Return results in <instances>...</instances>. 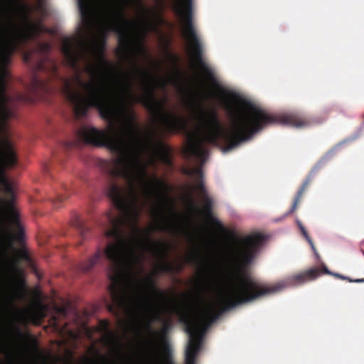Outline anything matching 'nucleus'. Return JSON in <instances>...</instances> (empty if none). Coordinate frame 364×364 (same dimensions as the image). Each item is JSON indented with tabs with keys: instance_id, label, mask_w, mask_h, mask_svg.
<instances>
[{
	"instance_id": "nucleus-1",
	"label": "nucleus",
	"mask_w": 364,
	"mask_h": 364,
	"mask_svg": "<svg viewBox=\"0 0 364 364\" xmlns=\"http://www.w3.org/2000/svg\"><path fill=\"white\" fill-rule=\"evenodd\" d=\"M264 240V237L261 234L250 235L239 240L232 249L231 258L235 264V270L225 291L219 298L220 310L213 304L200 308V297L191 294H187L188 300L183 305L173 306L181 322L185 325L186 333L189 334L185 352L186 364L196 363L207 329L222 313L262 296L276 293L287 287L301 285L316 279L321 274L319 267H314L289 276L274 285L262 284L248 274L247 267L255 259ZM162 355L163 364H173L167 343H164L162 348Z\"/></svg>"
},
{
	"instance_id": "nucleus-2",
	"label": "nucleus",
	"mask_w": 364,
	"mask_h": 364,
	"mask_svg": "<svg viewBox=\"0 0 364 364\" xmlns=\"http://www.w3.org/2000/svg\"><path fill=\"white\" fill-rule=\"evenodd\" d=\"M16 118L17 114H1V355L6 314L19 336L23 335L20 326L27 324L32 314L28 308L18 306L26 298L21 262L31 263V259L26 250L16 247L24 239L18 205L20 161L10 127V122Z\"/></svg>"
},
{
	"instance_id": "nucleus-3",
	"label": "nucleus",
	"mask_w": 364,
	"mask_h": 364,
	"mask_svg": "<svg viewBox=\"0 0 364 364\" xmlns=\"http://www.w3.org/2000/svg\"><path fill=\"white\" fill-rule=\"evenodd\" d=\"M82 20L90 26V0H77ZM32 9L23 0H1V100H30V96L16 87L21 81L11 73L8 65L14 53L44 31V26L32 21Z\"/></svg>"
},
{
	"instance_id": "nucleus-4",
	"label": "nucleus",
	"mask_w": 364,
	"mask_h": 364,
	"mask_svg": "<svg viewBox=\"0 0 364 364\" xmlns=\"http://www.w3.org/2000/svg\"><path fill=\"white\" fill-rule=\"evenodd\" d=\"M4 327L3 328V354L1 364H4L3 356L5 354ZM12 333L11 343V364H60L63 357L46 352L40 348L38 340L29 333H23L19 336L15 328L10 326Z\"/></svg>"
},
{
	"instance_id": "nucleus-5",
	"label": "nucleus",
	"mask_w": 364,
	"mask_h": 364,
	"mask_svg": "<svg viewBox=\"0 0 364 364\" xmlns=\"http://www.w3.org/2000/svg\"><path fill=\"white\" fill-rule=\"evenodd\" d=\"M141 284L155 294L158 299L157 304L152 301L146 302L148 313L144 316L145 326L148 330H151L154 321H162V328L158 333L161 336H165L171 326L170 319L165 321L162 318L164 306L171 302L168 292L157 288L154 275L152 274L143 279Z\"/></svg>"
},
{
	"instance_id": "nucleus-6",
	"label": "nucleus",
	"mask_w": 364,
	"mask_h": 364,
	"mask_svg": "<svg viewBox=\"0 0 364 364\" xmlns=\"http://www.w3.org/2000/svg\"><path fill=\"white\" fill-rule=\"evenodd\" d=\"M89 49H90V45L85 39L73 40L65 38L62 42L61 53L67 65L74 70L78 71L80 63L85 59Z\"/></svg>"
},
{
	"instance_id": "nucleus-7",
	"label": "nucleus",
	"mask_w": 364,
	"mask_h": 364,
	"mask_svg": "<svg viewBox=\"0 0 364 364\" xmlns=\"http://www.w3.org/2000/svg\"><path fill=\"white\" fill-rule=\"evenodd\" d=\"M203 200V205L201 208H198L196 202L193 199L192 196V190L190 191L189 193V197H188V205L190 208L200 213L203 216L205 217V218L210 222H212L213 224H215L216 226L220 228V229L223 230L224 228L220 223V222L213 216V199L210 196H205L204 198H202Z\"/></svg>"
},
{
	"instance_id": "nucleus-8",
	"label": "nucleus",
	"mask_w": 364,
	"mask_h": 364,
	"mask_svg": "<svg viewBox=\"0 0 364 364\" xmlns=\"http://www.w3.org/2000/svg\"><path fill=\"white\" fill-rule=\"evenodd\" d=\"M186 173L194 176L197 178V183L195 186V189L198 191L201 198L209 196L208 191L203 181V171L199 168L188 169L186 171Z\"/></svg>"
},
{
	"instance_id": "nucleus-9",
	"label": "nucleus",
	"mask_w": 364,
	"mask_h": 364,
	"mask_svg": "<svg viewBox=\"0 0 364 364\" xmlns=\"http://www.w3.org/2000/svg\"><path fill=\"white\" fill-rule=\"evenodd\" d=\"M28 90L33 95H38L40 92H46L48 91V83L46 80L39 78L36 75H33L31 77Z\"/></svg>"
},
{
	"instance_id": "nucleus-10",
	"label": "nucleus",
	"mask_w": 364,
	"mask_h": 364,
	"mask_svg": "<svg viewBox=\"0 0 364 364\" xmlns=\"http://www.w3.org/2000/svg\"><path fill=\"white\" fill-rule=\"evenodd\" d=\"M311 181V176H308L304 181V183H302L301 186L300 187V188L299 189L298 192L295 196L291 209L287 213V215L291 214L296 210L298 205Z\"/></svg>"
},
{
	"instance_id": "nucleus-11",
	"label": "nucleus",
	"mask_w": 364,
	"mask_h": 364,
	"mask_svg": "<svg viewBox=\"0 0 364 364\" xmlns=\"http://www.w3.org/2000/svg\"><path fill=\"white\" fill-rule=\"evenodd\" d=\"M102 328L105 332V339L108 343H114L116 341V334L109 330V323L107 321L101 322Z\"/></svg>"
},
{
	"instance_id": "nucleus-12",
	"label": "nucleus",
	"mask_w": 364,
	"mask_h": 364,
	"mask_svg": "<svg viewBox=\"0 0 364 364\" xmlns=\"http://www.w3.org/2000/svg\"><path fill=\"white\" fill-rule=\"evenodd\" d=\"M73 225L77 229L81 237L83 238L85 237L87 232H88L90 230L85 223L79 217H77L73 221Z\"/></svg>"
},
{
	"instance_id": "nucleus-13",
	"label": "nucleus",
	"mask_w": 364,
	"mask_h": 364,
	"mask_svg": "<svg viewBox=\"0 0 364 364\" xmlns=\"http://www.w3.org/2000/svg\"><path fill=\"white\" fill-rule=\"evenodd\" d=\"M296 223L302 235L304 237V238L306 240V241L311 245V247L312 250L314 252V253L316 255H317V252H316L315 245H314L312 240L311 239L310 236L309 235L306 230L305 229V228L304 227V225H302V223H301V221L299 220L296 219Z\"/></svg>"
},
{
	"instance_id": "nucleus-14",
	"label": "nucleus",
	"mask_w": 364,
	"mask_h": 364,
	"mask_svg": "<svg viewBox=\"0 0 364 364\" xmlns=\"http://www.w3.org/2000/svg\"><path fill=\"white\" fill-rule=\"evenodd\" d=\"M320 269L321 270V274L326 273V274H333L336 278H339L343 280H346L349 282H355V283H363L364 282V279H352L348 277L343 276L338 273H333V274L331 273L326 267H323V268H320Z\"/></svg>"
},
{
	"instance_id": "nucleus-15",
	"label": "nucleus",
	"mask_w": 364,
	"mask_h": 364,
	"mask_svg": "<svg viewBox=\"0 0 364 364\" xmlns=\"http://www.w3.org/2000/svg\"><path fill=\"white\" fill-rule=\"evenodd\" d=\"M163 131L166 134H178L186 131V126H162Z\"/></svg>"
},
{
	"instance_id": "nucleus-16",
	"label": "nucleus",
	"mask_w": 364,
	"mask_h": 364,
	"mask_svg": "<svg viewBox=\"0 0 364 364\" xmlns=\"http://www.w3.org/2000/svg\"><path fill=\"white\" fill-rule=\"evenodd\" d=\"M68 198L67 195L58 193L55 198H52L53 205L57 208L60 206V204Z\"/></svg>"
},
{
	"instance_id": "nucleus-17",
	"label": "nucleus",
	"mask_w": 364,
	"mask_h": 364,
	"mask_svg": "<svg viewBox=\"0 0 364 364\" xmlns=\"http://www.w3.org/2000/svg\"><path fill=\"white\" fill-rule=\"evenodd\" d=\"M68 356L66 358H63V361H61L60 364H75L74 363V354L71 350H68Z\"/></svg>"
},
{
	"instance_id": "nucleus-18",
	"label": "nucleus",
	"mask_w": 364,
	"mask_h": 364,
	"mask_svg": "<svg viewBox=\"0 0 364 364\" xmlns=\"http://www.w3.org/2000/svg\"><path fill=\"white\" fill-rule=\"evenodd\" d=\"M57 312L63 316H66L68 314V308L66 306L57 307Z\"/></svg>"
},
{
	"instance_id": "nucleus-19",
	"label": "nucleus",
	"mask_w": 364,
	"mask_h": 364,
	"mask_svg": "<svg viewBox=\"0 0 364 364\" xmlns=\"http://www.w3.org/2000/svg\"><path fill=\"white\" fill-rule=\"evenodd\" d=\"M151 360L155 363H161V360L159 358V356L155 350H153L151 352Z\"/></svg>"
},
{
	"instance_id": "nucleus-20",
	"label": "nucleus",
	"mask_w": 364,
	"mask_h": 364,
	"mask_svg": "<svg viewBox=\"0 0 364 364\" xmlns=\"http://www.w3.org/2000/svg\"><path fill=\"white\" fill-rule=\"evenodd\" d=\"M171 228H173V225L168 222L167 224L161 225V229L164 231H168Z\"/></svg>"
},
{
	"instance_id": "nucleus-21",
	"label": "nucleus",
	"mask_w": 364,
	"mask_h": 364,
	"mask_svg": "<svg viewBox=\"0 0 364 364\" xmlns=\"http://www.w3.org/2000/svg\"><path fill=\"white\" fill-rule=\"evenodd\" d=\"M41 47L46 52H48L51 48V46L49 43H43Z\"/></svg>"
},
{
	"instance_id": "nucleus-22",
	"label": "nucleus",
	"mask_w": 364,
	"mask_h": 364,
	"mask_svg": "<svg viewBox=\"0 0 364 364\" xmlns=\"http://www.w3.org/2000/svg\"><path fill=\"white\" fill-rule=\"evenodd\" d=\"M198 261L197 256H191L188 258V262L190 263H196Z\"/></svg>"
},
{
	"instance_id": "nucleus-23",
	"label": "nucleus",
	"mask_w": 364,
	"mask_h": 364,
	"mask_svg": "<svg viewBox=\"0 0 364 364\" xmlns=\"http://www.w3.org/2000/svg\"><path fill=\"white\" fill-rule=\"evenodd\" d=\"M175 267H176L175 274L179 273L183 269V266L182 264H175Z\"/></svg>"
},
{
	"instance_id": "nucleus-24",
	"label": "nucleus",
	"mask_w": 364,
	"mask_h": 364,
	"mask_svg": "<svg viewBox=\"0 0 364 364\" xmlns=\"http://www.w3.org/2000/svg\"><path fill=\"white\" fill-rule=\"evenodd\" d=\"M203 271H204V273L207 275V274H209L211 272V269L210 267L208 266V265H205L204 267H203Z\"/></svg>"
},
{
	"instance_id": "nucleus-25",
	"label": "nucleus",
	"mask_w": 364,
	"mask_h": 364,
	"mask_svg": "<svg viewBox=\"0 0 364 364\" xmlns=\"http://www.w3.org/2000/svg\"><path fill=\"white\" fill-rule=\"evenodd\" d=\"M137 1H138V2H139V4H140V6H141V9H142L143 11L144 12L145 15H147V14H149V11L148 9H146V8H144V7L141 5V2H140V1H139V0H137Z\"/></svg>"
},
{
	"instance_id": "nucleus-26",
	"label": "nucleus",
	"mask_w": 364,
	"mask_h": 364,
	"mask_svg": "<svg viewBox=\"0 0 364 364\" xmlns=\"http://www.w3.org/2000/svg\"><path fill=\"white\" fill-rule=\"evenodd\" d=\"M360 248L362 251H364V240L360 243Z\"/></svg>"
},
{
	"instance_id": "nucleus-27",
	"label": "nucleus",
	"mask_w": 364,
	"mask_h": 364,
	"mask_svg": "<svg viewBox=\"0 0 364 364\" xmlns=\"http://www.w3.org/2000/svg\"><path fill=\"white\" fill-rule=\"evenodd\" d=\"M39 67H40V68H41V69H43V64H42V63H40V64H39Z\"/></svg>"
},
{
	"instance_id": "nucleus-28",
	"label": "nucleus",
	"mask_w": 364,
	"mask_h": 364,
	"mask_svg": "<svg viewBox=\"0 0 364 364\" xmlns=\"http://www.w3.org/2000/svg\"><path fill=\"white\" fill-rule=\"evenodd\" d=\"M53 70H54V72H56V70H57V68L55 65H53Z\"/></svg>"
},
{
	"instance_id": "nucleus-29",
	"label": "nucleus",
	"mask_w": 364,
	"mask_h": 364,
	"mask_svg": "<svg viewBox=\"0 0 364 364\" xmlns=\"http://www.w3.org/2000/svg\"><path fill=\"white\" fill-rule=\"evenodd\" d=\"M171 296H172V297H173V296H175V291H173L171 292Z\"/></svg>"
},
{
	"instance_id": "nucleus-30",
	"label": "nucleus",
	"mask_w": 364,
	"mask_h": 364,
	"mask_svg": "<svg viewBox=\"0 0 364 364\" xmlns=\"http://www.w3.org/2000/svg\"><path fill=\"white\" fill-rule=\"evenodd\" d=\"M198 107H203L201 104H198Z\"/></svg>"
}]
</instances>
